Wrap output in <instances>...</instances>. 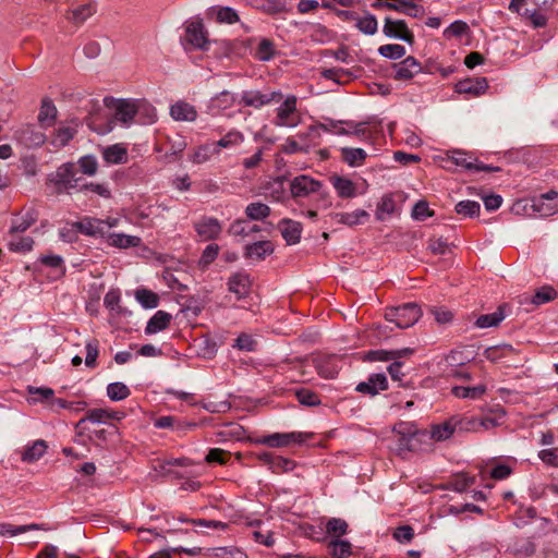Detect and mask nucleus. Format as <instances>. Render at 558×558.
Wrapping results in <instances>:
<instances>
[{"label":"nucleus","mask_w":558,"mask_h":558,"mask_svg":"<svg viewBox=\"0 0 558 558\" xmlns=\"http://www.w3.org/2000/svg\"><path fill=\"white\" fill-rule=\"evenodd\" d=\"M395 440L391 450L401 458L411 452L425 450L423 444L427 439V430L418 429L413 423L399 422L393 426Z\"/></svg>","instance_id":"1"},{"label":"nucleus","mask_w":558,"mask_h":558,"mask_svg":"<svg viewBox=\"0 0 558 558\" xmlns=\"http://www.w3.org/2000/svg\"><path fill=\"white\" fill-rule=\"evenodd\" d=\"M421 316L422 310L416 303H404L385 312V319L401 329L412 327Z\"/></svg>","instance_id":"2"},{"label":"nucleus","mask_w":558,"mask_h":558,"mask_svg":"<svg viewBox=\"0 0 558 558\" xmlns=\"http://www.w3.org/2000/svg\"><path fill=\"white\" fill-rule=\"evenodd\" d=\"M298 98L289 95L276 109L274 124L279 128H295L301 122V116L298 112Z\"/></svg>","instance_id":"3"},{"label":"nucleus","mask_w":558,"mask_h":558,"mask_svg":"<svg viewBox=\"0 0 558 558\" xmlns=\"http://www.w3.org/2000/svg\"><path fill=\"white\" fill-rule=\"evenodd\" d=\"M183 46L185 50L208 49L209 40L207 38V32L201 21H192L186 24L185 34L183 37Z\"/></svg>","instance_id":"4"},{"label":"nucleus","mask_w":558,"mask_h":558,"mask_svg":"<svg viewBox=\"0 0 558 558\" xmlns=\"http://www.w3.org/2000/svg\"><path fill=\"white\" fill-rule=\"evenodd\" d=\"M76 167L72 162L61 165L52 179L58 193H69L78 186L80 178L76 177Z\"/></svg>","instance_id":"5"},{"label":"nucleus","mask_w":558,"mask_h":558,"mask_svg":"<svg viewBox=\"0 0 558 558\" xmlns=\"http://www.w3.org/2000/svg\"><path fill=\"white\" fill-rule=\"evenodd\" d=\"M106 106L113 109L116 120L129 125L138 111L137 102L131 99L105 98Z\"/></svg>","instance_id":"6"},{"label":"nucleus","mask_w":558,"mask_h":558,"mask_svg":"<svg viewBox=\"0 0 558 558\" xmlns=\"http://www.w3.org/2000/svg\"><path fill=\"white\" fill-rule=\"evenodd\" d=\"M311 435L301 432L274 433L262 437L258 442L271 448L288 447L291 444H302L306 441Z\"/></svg>","instance_id":"7"},{"label":"nucleus","mask_w":558,"mask_h":558,"mask_svg":"<svg viewBox=\"0 0 558 558\" xmlns=\"http://www.w3.org/2000/svg\"><path fill=\"white\" fill-rule=\"evenodd\" d=\"M383 33L388 38L401 39L408 44H413L414 41V35L403 20L386 17L383 26Z\"/></svg>","instance_id":"8"},{"label":"nucleus","mask_w":558,"mask_h":558,"mask_svg":"<svg viewBox=\"0 0 558 558\" xmlns=\"http://www.w3.org/2000/svg\"><path fill=\"white\" fill-rule=\"evenodd\" d=\"M464 420H459L457 417H451L442 423L434 424L430 427V430L427 432V439H432L434 441H445L449 439L458 427L460 429L464 428Z\"/></svg>","instance_id":"9"},{"label":"nucleus","mask_w":558,"mask_h":558,"mask_svg":"<svg viewBox=\"0 0 558 558\" xmlns=\"http://www.w3.org/2000/svg\"><path fill=\"white\" fill-rule=\"evenodd\" d=\"M281 99L282 94L280 92L264 94L258 90H247L242 94L240 102L246 107L259 109L271 102H279Z\"/></svg>","instance_id":"10"},{"label":"nucleus","mask_w":558,"mask_h":558,"mask_svg":"<svg viewBox=\"0 0 558 558\" xmlns=\"http://www.w3.org/2000/svg\"><path fill=\"white\" fill-rule=\"evenodd\" d=\"M392 77L396 81H409L413 78L416 74L425 72V68H423L421 62H418L412 56L407 57L401 62L395 63L392 65Z\"/></svg>","instance_id":"11"},{"label":"nucleus","mask_w":558,"mask_h":558,"mask_svg":"<svg viewBox=\"0 0 558 558\" xmlns=\"http://www.w3.org/2000/svg\"><path fill=\"white\" fill-rule=\"evenodd\" d=\"M194 229L203 241H210L219 238L222 225L217 218L205 216L194 223Z\"/></svg>","instance_id":"12"},{"label":"nucleus","mask_w":558,"mask_h":558,"mask_svg":"<svg viewBox=\"0 0 558 558\" xmlns=\"http://www.w3.org/2000/svg\"><path fill=\"white\" fill-rule=\"evenodd\" d=\"M483 354L486 360L493 363L505 361L508 363V365L513 364L514 366H519L513 360V357L518 355V350L514 349L511 344L502 343L489 347L484 351Z\"/></svg>","instance_id":"13"},{"label":"nucleus","mask_w":558,"mask_h":558,"mask_svg":"<svg viewBox=\"0 0 558 558\" xmlns=\"http://www.w3.org/2000/svg\"><path fill=\"white\" fill-rule=\"evenodd\" d=\"M322 183L308 175H298L290 184L291 194L294 197H305L320 190Z\"/></svg>","instance_id":"14"},{"label":"nucleus","mask_w":558,"mask_h":558,"mask_svg":"<svg viewBox=\"0 0 558 558\" xmlns=\"http://www.w3.org/2000/svg\"><path fill=\"white\" fill-rule=\"evenodd\" d=\"M169 113L178 122H194L198 116L196 108L184 100H178L171 105Z\"/></svg>","instance_id":"15"},{"label":"nucleus","mask_w":558,"mask_h":558,"mask_svg":"<svg viewBox=\"0 0 558 558\" xmlns=\"http://www.w3.org/2000/svg\"><path fill=\"white\" fill-rule=\"evenodd\" d=\"M251 279L245 272H235L228 280V289L238 300L244 299L251 291Z\"/></svg>","instance_id":"16"},{"label":"nucleus","mask_w":558,"mask_h":558,"mask_svg":"<svg viewBox=\"0 0 558 558\" xmlns=\"http://www.w3.org/2000/svg\"><path fill=\"white\" fill-rule=\"evenodd\" d=\"M488 83L485 77H474L459 81L456 84V92L459 94H469L480 96L486 92Z\"/></svg>","instance_id":"17"},{"label":"nucleus","mask_w":558,"mask_h":558,"mask_svg":"<svg viewBox=\"0 0 558 558\" xmlns=\"http://www.w3.org/2000/svg\"><path fill=\"white\" fill-rule=\"evenodd\" d=\"M73 227L76 228V231L85 235L104 236L106 234L102 219L85 217L80 221L73 222Z\"/></svg>","instance_id":"18"},{"label":"nucleus","mask_w":558,"mask_h":558,"mask_svg":"<svg viewBox=\"0 0 558 558\" xmlns=\"http://www.w3.org/2000/svg\"><path fill=\"white\" fill-rule=\"evenodd\" d=\"M388 388V380L385 374H373L366 381H362L356 386V391L375 396L380 390Z\"/></svg>","instance_id":"19"},{"label":"nucleus","mask_w":558,"mask_h":558,"mask_svg":"<svg viewBox=\"0 0 558 558\" xmlns=\"http://www.w3.org/2000/svg\"><path fill=\"white\" fill-rule=\"evenodd\" d=\"M281 235L289 245L300 242L302 225L290 219H282L278 225Z\"/></svg>","instance_id":"20"},{"label":"nucleus","mask_w":558,"mask_h":558,"mask_svg":"<svg viewBox=\"0 0 558 558\" xmlns=\"http://www.w3.org/2000/svg\"><path fill=\"white\" fill-rule=\"evenodd\" d=\"M558 296L557 291L550 286H543L532 296L524 295L520 301L521 304L531 303L539 306L550 301H554Z\"/></svg>","instance_id":"21"},{"label":"nucleus","mask_w":558,"mask_h":558,"mask_svg":"<svg viewBox=\"0 0 558 558\" xmlns=\"http://www.w3.org/2000/svg\"><path fill=\"white\" fill-rule=\"evenodd\" d=\"M95 12L96 10L90 3L80 4L77 7L71 8L66 12L65 19L76 26H80L85 23Z\"/></svg>","instance_id":"22"},{"label":"nucleus","mask_w":558,"mask_h":558,"mask_svg":"<svg viewBox=\"0 0 558 558\" xmlns=\"http://www.w3.org/2000/svg\"><path fill=\"white\" fill-rule=\"evenodd\" d=\"M274 244L270 241H258L245 246L244 256L257 260L264 259L274 253Z\"/></svg>","instance_id":"23"},{"label":"nucleus","mask_w":558,"mask_h":558,"mask_svg":"<svg viewBox=\"0 0 558 558\" xmlns=\"http://www.w3.org/2000/svg\"><path fill=\"white\" fill-rule=\"evenodd\" d=\"M331 219L337 223H342L349 227H354L363 223V219L369 217L368 213L364 209H356L352 213H336L330 215Z\"/></svg>","instance_id":"24"},{"label":"nucleus","mask_w":558,"mask_h":558,"mask_svg":"<svg viewBox=\"0 0 558 558\" xmlns=\"http://www.w3.org/2000/svg\"><path fill=\"white\" fill-rule=\"evenodd\" d=\"M128 157V149L122 144L110 145L102 150L104 160L110 165L125 163Z\"/></svg>","instance_id":"25"},{"label":"nucleus","mask_w":558,"mask_h":558,"mask_svg":"<svg viewBox=\"0 0 558 558\" xmlns=\"http://www.w3.org/2000/svg\"><path fill=\"white\" fill-rule=\"evenodd\" d=\"M48 446L43 439H37L27 446L22 451L21 459L23 462L32 463L39 460L46 452Z\"/></svg>","instance_id":"26"},{"label":"nucleus","mask_w":558,"mask_h":558,"mask_svg":"<svg viewBox=\"0 0 558 558\" xmlns=\"http://www.w3.org/2000/svg\"><path fill=\"white\" fill-rule=\"evenodd\" d=\"M19 140L28 147H36L45 143L46 136L33 125H25L19 131Z\"/></svg>","instance_id":"27"},{"label":"nucleus","mask_w":558,"mask_h":558,"mask_svg":"<svg viewBox=\"0 0 558 558\" xmlns=\"http://www.w3.org/2000/svg\"><path fill=\"white\" fill-rule=\"evenodd\" d=\"M246 4L267 14H277L286 11L284 0H244Z\"/></svg>","instance_id":"28"},{"label":"nucleus","mask_w":558,"mask_h":558,"mask_svg":"<svg viewBox=\"0 0 558 558\" xmlns=\"http://www.w3.org/2000/svg\"><path fill=\"white\" fill-rule=\"evenodd\" d=\"M172 316L165 312V311H158L154 314V316L148 320L146 327H145V333L146 335H154L159 331L165 330L168 328Z\"/></svg>","instance_id":"29"},{"label":"nucleus","mask_w":558,"mask_h":558,"mask_svg":"<svg viewBox=\"0 0 558 558\" xmlns=\"http://www.w3.org/2000/svg\"><path fill=\"white\" fill-rule=\"evenodd\" d=\"M330 182L341 198H351L356 195L355 184L348 178L332 175Z\"/></svg>","instance_id":"30"},{"label":"nucleus","mask_w":558,"mask_h":558,"mask_svg":"<svg viewBox=\"0 0 558 558\" xmlns=\"http://www.w3.org/2000/svg\"><path fill=\"white\" fill-rule=\"evenodd\" d=\"M57 107L54 106L53 101L49 98H44L41 100L39 113H38V121L44 128L51 126L57 118Z\"/></svg>","instance_id":"31"},{"label":"nucleus","mask_w":558,"mask_h":558,"mask_svg":"<svg viewBox=\"0 0 558 558\" xmlns=\"http://www.w3.org/2000/svg\"><path fill=\"white\" fill-rule=\"evenodd\" d=\"M123 417V413L119 411H108L106 409H92L86 413V416L81 420V423L84 421H89L92 423H106L109 420H121Z\"/></svg>","instance_id":"32"},{"label":"nucleus","mask_w":558,"mask_h":558,"mask_svg":"<svg viewBox=\"0 0 558 558\" xmlns=\"http://www.w3.org/2000/svg\"><path fill=\"white\" fill-rule=\"evenodd\" d=\"M107 242L109 245L119 248L137 247L141 245L142 240L135 235H128L124 233H110Z\"/></svg>","instance_id":"33"},{"label":"nucleus","mask_w":558,"mask_h":558,"mask_svg":"<svg viewBox=\"0 0 558 558\" xmlns=\"http://www.w3.org/2000/svg\"><path fill=\"white\" fill-rule=\"evenodd\" d=\"M341 159L350 167H360L364 163L367 154L362 148L342 147Z\"/></svg>","instance_id":"34"},{"label":"nucleus","mask_w":558,"mask_h":558,"mask_svg":"<svg viewBox=\"0 0 558 558\" xmlns=\"http://www.w3.org/2000/svg\"><path fill=\"white\" fill-rule=\"evenodd\" d=\"M504 308L505 305H500L496 312L478 316L475 326L482 329L498 326L506 317Z\"/></svg>","instance_id":"35"},{"label":"nucleus","mask_w":558,"mask_h":558,"mask_svg":"<svg viewBox=\"0 0 558 558\" xmlns=\"http://www.w3.org/2000/svg\"><path fill=\"white\" fill-rule=\"evenodd\" d=\"M214 155H218V148L214 146L213 143L204 144L193 149L192 154L190 155V160L193 163L199 165L208 161Z\"/></svg>","instance_id":"36"},{"label":"nucleus","mask_w":558,"mask_h":558,"mask_svg":"<svg viewBox=\"0 0 558 558\" xmlns=\"http://www.w3.org/2000/svg\"><path fill=\"white\" fill-rule=\"evenodd\" d=\"M154 425L157 428H171L173 430H185L187 428H194L196 426L195 423H184L171 415L158 417L157 420H155Z\"/></svg>","instance_id":"37"},{"label":"nucleus","mask_w":558,"mask_h":558,"mask_svg":"<svg viewBox=\"0 0 558 558\" xmlns=\"http://www.w3.org/2000/svg\"><path fill=\"white\" fill-rule=\"evenodd\" d=\"M8 247L12 252L26 253L33 248L34 240L31 236H23L20 233H10Z\"/></svg>","instance_id":"38"},{"label":"nucleus","mask_w":558,"mask_h":558,"mask_svg":"<svg viewBox=\"0 0 558 558\" xmlns=\"http://www.w3.org/2000/svg\"><path fill=\"white\" fill-rule=\"evenodd\" d=\"M275 54V44L268 38H262L253 52L254 58L263 62L271 60Z\"/></svg>","instance_id":"39"},{"label":"nucleus","mask_w":558,"mask_h":558,"mask_svg":"<svg viewBox=\"0 0 558 558\" xmlns=\"http://www.w3.org/2000/svg\"><path fill=\"white\" fill-rule=\"evenodd\" d=\"M251 537L255 543L266 547H271L275 544L274 532L259 522L256 524V529L251 531Z\"/></svg>","instance_id":"40"},{"label":"nucleus","mask_w":558,"mask_h":558,"mask_svg":"<svg viewBox=\"0 0 558 558\" xmlns=\"http://www.w3.org/2000/svg\"><path fill=\"white\" fill-rule=\"evenodd\" d=\"M38 219V211L36 209H28L25 211V214L22 216L20 221H14L10 233H22L26 231L28 228H31Z\"/></svg>","instance_id":"41"},{"label":"nucleus","mask_w":558,"mask_h":558,"mask_svg":"<svg viewBox=\"0 0 558 558\" xmlns=\"http://www.w3.org/2000/svg\"><path fill=\"white\" fill-rule=\"evenodd\" d=\"M270 207L262 202L250 203L245 208V215L251 220H264L270 216Z\"/></svg>","instance_id":"42"},{"label":"nucleus","mask_w":558,"mask_h":558,"mask_svg":"<svg viewBox=\"0 0 558 558\" xmlns=\"http://www.w3.org/2000/svg\"><path fill=\"white\" fill-rule=\"evenodd\" d=\"M244 142V135L236 130L229 131L219 141L213 143L214 146L218 148V154L221 148H231L241 145Z\"/></svg>","instance_id":"43"},{"label":"nucleus","mask_w":558,"mask_h":558,"mask_svg":"<svg viewBox=\"0 0 558 558\" xmlns=\"http://www.w3.org/2000/svg\"><path fill=\"white\" fill-rule=\"evenodd\" d=\"M296 137L302 141L304 144L310 145V149L312 147L318 146L320 144L322 130L319 124H313L307 128L305 132L298 133Z\"/></svg>","instance_id":"44"},{"label":"nucleus","mask_w":558,"mask_h":558,"mask_svg":"<svg viewBox=\"0 0 558 558\" xmlns=\"http://www.w3.org/2000/svg\"><path fill=\"white\" fill-rule=\"evenodd\" d=\"M413 353V350L410 348L401 349V350H392V351H386V350H376L369 352V356L372 360L376 361H390V360H397L403 356H408Z\"/></svg>","instance_id":"45"},{"label":"nucleus","mask_w":558,"mask_h":558,"mask_svg":"<svg viewBox=\"0 0 558 558\" xmlns=\"http://www.w3.org/2000/svg\"><path fill=\"white\" fill-rule=\"evenodd\" d=\"M328 549L335 558H348L352 554L351 543L342 539H331Z\"/></svg>","instance_id":"46"},{"label":"nucleus","mask_w":558,"mask_h":558,"mask_svg":"<svg viewBox=\"0 0 558 558\" xmlns=\"http://www.w3.org/2000/svg\"><path fill=\"white\" fill-rule=\"evenodd\" d=\"M322 132L333 133L337 135H349V130L342 128V124L352 125V122L342 120L325 119L324 122L318 123Z\"/></svg>","instance_id":"47"},{"label":"nucleus","mask_w":558,"mask_h":558,"mask_svg":"<svg viewBox=\"0 0 558 558\" xmlns=\"http://www.w3.org/2000/svg\"><path fill=\"white\" fill-rule=\"evenodd\" d=\"M348 523L345 520L340 518H331L326 523V532L333 539H338L340 536L347 534Z\"/></svg>","instance_id":"48"},{"label":"nucleus","mask_w":558,"mask_h":558,"mask_svg":"<svg viewBox=\"0 0 558 558\" xmlns=\"http://www.w3.org/2000/svg\"><path fill=\"white\" fill-rule=\"evenodd\" d=\"M355 26L365 35H374L377 32L378 23L375 15L366 13L364 16L356 19Z\"/></svg>","instance_id":"49"},{"label":"nucleus","mask_w":558,"mask_h":558,"mask_svg":"<svg viewBox=\"0 0 558 558\" xmlns=\"http://www.w3.org/2000/svg\"><path fill=\"white\" fill-rule=\"evenodd\" d=\"M130 395H131L130 388L121 381L111 383L107 386V396L112 401L124 400Z\"/></svg>","instance_id":"50"},{"label":"nucleus","mask_w":558,"mask_h":558,"mask_svg":"<svg viewBox=\"0 0 558 558\" xmlns=\"http://www.w3.org/2000/svg\"><path fill=\"white\" fill-rule=\"evenodd\" d=\"M546 13L547 12L535 9H525L522 15L534 28H543L548 22V15Z\"/></svg>","instance_id":"51"},{"label":"nucleus","mask_w":558,"mask_h":558,"mask_svg":"<svg viewBox=\"0 0 558 558\" xmlns=\"http://www.w3.org/2000/svg\"><path fill=\"white\" fill-rule=\"evenodd\" d=\"M135 299L145 308H155L158 306L159 303L158 295L155 292L147 289H137L135 291Z\"/></svg>","instance_id":"52"},{"label":"nucleus","mask_w":558,"mask_h":558,"mask_svg":"<svg viewBox=\"0 0 558 558\" xmlns=\"http://www.w3.org/2000/svg\"><path fill=\"white\" fill-rule=\"evenodd\" d=\"M485 386L478 385L473 387L457 386L453 387L452 393L458 398L477 399L485 393Z\"/></svg>","instance_id":"53"},{"label":"nucleus","mask_w":558,"mask_h":558,"mask_svg":"<svg viewBox=\"0 0 558 558\" xmlns=\"http://www.w3.org/2000/svg\"><path fill=\"white\" fill-rule=\"evenodd\" d=\"M405 48L399 44H386L378 48V53L387 59L398 60L405 56Z\"/></svg>","instance_id":"54"},{"label":"nucleus","mask_w":558,"mask_h":558,"mask_svg":"<svg viewBox=\"0 0 558 558\" xmlns=\"http://www.w3.org/2000/svg\"><path fill=\"white\" fill-rule=\"evenodd\" d=\"M234 104V96L228 92L223 90L211 98L210 108L217 110H226L231 108Z\"/></svg>","instance_id":"55"},{"label":"nucleus","mask_w":558,"mask_h":558,"mask_svg":"<svg viewBox=\"0 0 558 558\" xmlns=\"http://www.w3.org/2000/svg\"><path fill=\"white\" fill-rule=\"evenodd\" d=\"M178 520L180 522L191 523V524L199 526V527L216 529V530H226L228 527L227 523L217 521V520L187 519L183 515H180L178 518Z\"/></svg>","instance_id":"56"},{"label":"nucleus","mask_w":558,"mask_h":558,"mask_svg":"<svg viewBox=\"0 0 558 558\" xmlns=\"http://www.w3.org/2000/svg\"><path fill=\"white\" fill-rule=\"evenodd\" d=\"M481 205L475 201H461L456 205L457 214L464 217H475L480 214Z\"/></svg>","instance_id":"57"},{"label":"nucleus","mask_w":558,"mask_h":558,"mask_svg":"<svg viewBox=\"0 0 558 558\" xmlns=\"http://www.w3.org/2000/svg\"><path fill=\"white\" fill-rule=\"evenodd\" d=\"M281 151L288 155L303 153L306 154L310 151V145L304 144L302 141H296L292 137H288L284 144L281 146Z\"/></svg>","instance_id":"58"},{"label":"nucleus","mask_w":558,"mask_h":558,"mask_svg":"<svg viewBox=\"0 0 558 558\" xmlns=\"http://www.w3.org/2000/svg\"><path fill=\"white\" fill-rule=\"evenodd\" d=\"M80 170L86 175H95L98 170V162L95 156L85 155L77 161Z\"/></svg>","instance_id":"59"},{"label":"nucleus","mask_w":558,"mask_h":558,"mask_svg":"<svg viewBox=\"0 0 558 558\" xmlns=\"http://www.w3.org/2000/svg\"><path fill=\"white\" fill-rule=\"evenodd\" d=\"M75 130L70 126L59 128L53 136L52 144L54 146H65L74 136Z\"/></svg>","instance_id":"60"},{"label":"nucleus","mask_w":558,"mask_h":558,"mask_svg":"<svg viewBox=\"0 0 558 558\" xmlns=\"http://www.w3.org/2000/svg\"><path fill=\"white\" fill-rule=\"evenodd\" d=\"M452 160L454 165L465 170H474L477 161L471 155L463 151H454L452 155Z\"/></svg>","instance_id":"61"},{"label":"nucleus","mask_w":558,"mask_h":558,"mask_svg":"<svg viewBox=\"0 0 558 558\" xmlns=\"http://www.w3.org/2000/svg\"><path fill=\"white\" fill-rule=\"evenodd\" d=\"M533 208L543 217H548L554 215L558 210L557 203H550L545 199H534Z\"/></svg>","instance_id":"62"},{"label":"nucleus","mask_w":558,"mask_h":558,"mask_svg":"<svg viewBox=\"0 0 558 558\" xmlns=\"http://www.w3.org/2000/svg\"><path fill=\"white\" fill-rule=\"evenodd\" d=\"M295 395L298 401L303 405L315 407L320 403L319 396L310 389H300Z\"/></svg>","instance_id":"63"},{"label":"nucleus","mask_w":558,"mask_h":558,"mask_svg":"<svg viewBox=\"0 0 558 558\" xmlns=\"http://www.w3.org/2000/svg\"><path fill=\"white\" fill-rule=\"evenodd\" d=\"M432 216H434V211L429 209L428 203L425 201H418L412 209V217L417 221H424Z\"/></svg>","instance_id":"64"}]
</instances>
